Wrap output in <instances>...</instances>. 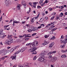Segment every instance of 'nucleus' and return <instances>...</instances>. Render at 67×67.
Instances as JSON below:
<instances>
[{"instance_id": "obj_1", "label": "nucleus", "mask_w": 67, "mask_h": 67, "mask_svg": "<svg viewBox=\"0 0 67 67\" xmlns=\"http://www.w3.org/2000/svg\"><path fill=\"white\" fill-rule=\"evenodd\" d=\"M13 39H9L6 40L5 43V44L7 45H10V44L13 43Z\"/></svg>"}, {"instance_id": "obj_2", "label": "nucleus", "mask_w": 67, "mask_h": 67, "mask_svg": "<svg viewBox=\"0 0 67 67\" xmlns=\"http://www.w3.org/2000/svg\"><path fill=\"white\" fill-rule=\"evenodd\" d=\"M19 47H20V45H19L13 47L10 50V52L11 53H12V52H13L15 50L16 48H18Z\"/></svg>"}, {"instance_id": "obj_3", "label": "nucleus", "mask_w": 67, "mask_h": 67, "mask_svg": "<svg viewBox=\"0 0 67 67\" xmlns=\"http://www.w3.org/2000/svg\"><path fill=\"white\" fill-rule=\"evenodd\" d=\"M37 49V48L36 47H35L33 48H31L28 50V52H32L33 53L34 51H35Z\"/></svg>"}, {"instance_id": "obj_4", "label": "nucleus", "mask_w": 67, "mask_h": 67, "mask_svg": "<svg viewBox=\"0 0 67 67\" xmlns=\"http://www.w3.org/2000/svg\"><path fill=\"white\" fill-rule=\"evenodd\" d=\"M5 3L6 6L7 7H9V4H11V3L10 2V1L9 0H5Z\"/></svg>"}, {"instance_id": "obj_5", "label": "nucleus", "mask_w": 67, "mask_h": 67, "mask_svg": "<svg viewBox=\"0 0 67 67\" xmlns=\"http://www.w3.org/2000/svg\"><path fill=\"white\" fill-rule=\"evenodd\" d=\"M38 61L39 62H43L45 60V59L44 58L41 57L39 58L38 59Z\"/></svg>"}, {"instance_id": "obj_6", "label": "nucleus", "mask_w": 67, "mask_h": 67, "mask_svg": "<svg viewBox=\"0 0 67 67\" xmlns=\"http://www.w3.org/2000/svg\"><path fill=\"white\" fill-rule=\"evenodd\" d=\"M5 49H3L1 50V51H0L1 53H3V54H2V56H5V55H4V54H5Z\"/></svg>"}, {"instance_id": "obj_7", "label": "nucleus", "mask_w": 67, "mask_h": 67, "mask_svg": "<svg viewBox=\"0 0 67 67\" xmlns=\"http://www.w3.org/2000/svg\"><path fill=\"white\" fill-rule=\"evenodd\" d=\"M32 43L34 45V46H37L38 45V42L37 41H35L34 42H33Z\"/></svg>"}, {"instance_id": "obj_8", "label": "nucleus", "mask_w": 67, "mask_h": 67, "mask_svg": "<svg viewBox=\"0 0 67 67\" xmlns=\"http://www.w3.org/2000/svg\"><path fill=\"white\" fill-rule=\"evenodd\" d=\"M44 54H45V52H42L40 54V57H45V55H44Z\"/></svg>"}, {"instance_id": "obj_9", "label": "nucleus", "mask_w": 67, "mask_h": 67, "mask_svg": "<svg viewBox=\"0 0 67 67\" xmlns=\"http://www.w3.org/2000/svg\"><path fill=\"white\" fill-rule=\"evenodd\" d=\"M4 35V33H3V30H2L1 29L0 30V36L1 35Z\"/></svg>"}, {"instance_id": "obj_10", "label": "nucleus", "mask_w": 67, "mask_h": 67, "mask_svg": "<svg viewBox=\"0 0 67 67\" xmlns=\"http://www.w3.org/2000/svg\"><path fill=\"white\" fill-rule=\"evenodd\" d=\"M10 51L9 50H7L5 49V53H4L3 54L4 55H5L8 53H9V52H10Z\"/></svg>"}, {"instance_id": "obj_11", "label": "nucleus", "mask_w": 67, "mask_h": 67, "mask_svg": "<svg viewBox=\"0 0 67 67\" xmlns=\"http://www.w3.org/2000/svg\"><path fill=\"white\" fill-rule=\"evenodd\" d=\"M54 42H52L49 45V46L50 47H52L54 45Z\"/></svg>"}, {"instance_id": "obj_12", "label": "nucleus", "mask_w": 67, "mask_h": 67, "mask_svg": "<svg viewBox=\"0 0 67 67\" xmlns=\"http://www.w3.org/2000/svg\"><path fill=\"white\" fill-rule=\"evenodd\" d=\"M62 26H63L64 27H66L67 26V25L66 23H62Z\"/></svg>"}, {"instance_id": "obj_13", "label": "nucleus", "mask_w": 67, "mask_h": 67, "mask_svg": "<svg viewBox=\"0 0 67 67\" xmlns=\"http://www.w3.org/2000/svg\"><path fill=\"white\" fill-rule=\"evenodd\" d=\"M8 58V56H4L1 59L2 60H4V59H5V58Z\"/></svg>"}, {"instance_id": "obj_14", "label": "nucleus", "mask_w": 67, "mask_h": 67, "mask_svg": "<svg viewBox=\"0 0 67 67\" xmlns=\"http://www.w3.org/2000/svg\"><path fill=\"white\" fill-rule=\"evenodd\" d=\"M30 44V47H35L34 45L33 44V43H31Z\"/></svg>"}, {"instance_id": "obj_15", "label": "nucleus", "mask_w": 67, "mask_h": 67, "mask_svg": "<svg viewBox=\"0 0 67 67\" xmlns=\"http://www.w3.org/2000/svg\"><path fill=\"white\" fill-rule=\"evenodd\" d=\"M61 57L62 58H66L67 57V56H66V55L64 54L62 55Z\"/></svg>"}, {"instance_id": "obj_16", "label": "nucleus", "mask_w": 67, "mask_h": 67, "mask_svg": "<svg viewBox=\"0 0 67 67\" xmlns=\"http://www.w3.org/2000/svg\"><path fill=\"white\" fill-rule=\"evenodd\" d=\"M12 35H8L7 37L8 38H9L10 39H11V38H12Z\"/></svg>"}, {"instance_id": "obj_17", "label": "nucleus", "mask_w": 67, "mask_h": 67, "mask_svg": "<svg viewBox=\"0 0 67 67\" xmlns=\"http://www.w3.org/2000/svg\"><path fill=\"white\" fill-rule=\"evenodd\" d=\"M52 59L54 61H56L57 60V58L56 57H54L52 58Z\"/></svg>"}, {"instance_id": "obj_18", "label": "nucleus", "mask_w": 67, "mask_h": 67, "mask_svg": "<svg viewBox=\"0 0 67 67\" xmlns=\"http://www.w3.org/2000/svg\"><path fill=\"white\" fill-rule=\"evenodd\" d=\"M20 50L21 51V53H22L23 52H24L25 49H24V48L23 47Z\"/></svg>"}, {"instance_id": "obj_19", "label": "nucleus", "mask_w": 67, "mask_h": 67, "mask_svg": "<svg viewBox=\"0 0 67 67\" xmlns=\"http://www.w3.org/2000/svg\"><path fill=\"white\" fill-rule=\"evenodd\" d=\"M21 4L23 5H26V4H25V2H22L21 3Z\"/></svg>"}, {"instance_id": "obj_20", "label": "nucleus", "mask_w": 67, "mask_h": 67, "mask_svg": "<svg viewBox=\"0 0 67 67\" xmlns=\"http://www.w3.org/2000/svg\"><path fill=\"white\" fill-rule=\"evenodd\" d=\"M32 54H37V52H36L35 51H34L32 53Z\"/></svg>"}, {"instance_id": "obj_21", "label": "nucleus", "mask_w": 67, "mask_h": 67, "mask_svg": "<svg viewBox=\"0 0 67 67\" xmlns=\"http://www.w3.org/2000/svg\"><path fill=\"white\" fill-rule=\"evenodd\" d=\"M30 29L31 30H32V29L33 31V30H34L35 29V28H34V27L33 26H32L30 28Z\"/></svg>"}, {"instance_id": "obj_22", "label": "nucleus", "mask_w": 67, "mask_h": 67, "mask_svg": "<svg viewBox=\"0 0 67 67\" xmlns=\"http://www.w3.org/2000/svg\"><path fill=\"white\" fill-rule=\"evenodd\" d=\"M56 23V21H54V22H53V23H51V25H52V26H53V25H54V24H53L54 23Z\"/></svg>"}, {"instance_id": "obj_23", "label": "nucleus", "mask_w": 67, "mask_h": 67, "mask_svg": "<svg viewBox=\"0 0 67 67\" xmlns=\"http://www.w3.org/2000/svg\"><path fill=\"white\" fill-rule=\"evenodd\" d=\"M62 53H66L67 52V49H66L65 51L62 50Z\"/></svg>"}, {"instance_id": "obj_24", "label": "nucleus", "mask_w": 67, "mask_h": 67, "mask_svg": "<svg viewBox=\"0 0 67 67\" xmlns=\"http://www.w3.org/2000/svg\"><path fill=\"white\" fill-rule=\"evenodd\" d=\"M20 52H21V51L20 50L18 51V52H16V54H19V53H20Z\"/></svg>"}, {"instance_id": "obj_25", "label": "nucleus", "mask_w": 67, "mask_h": 67, "mask_svg": "<svg viewBox=\"0 0 67 67\" xmlns=\"http://www.w3.org/2000/svg\"><path fill=\"white\" fill-rule=\"evenodd\" d=\"M57 28H54L53 29H52L51 31H55L56 30H57Z\"/></svg>"}, {"instance_id": "obj_26", "label": "nucleus", "mask_w": 67, "mask_h": 67, "mask_svg": "<svg viewBox=\"0 0 67 67\" xmlns=\"http://www.w3.org/2000/svg\"><path fill=\"white\" fill-rule=\"evenodd\" d=\"M44 37L45 38H47L49 37V35H46L44 36Z\"/></svg>"}, {"instance_id": "obj_27", "label": "nucleus", "mask_w": 67, "mask_h": 67, "mask_svg": "<svg viewBox=\"0 0 67 67\" xmlns=\"http://www.w3.org/2000/svg\"><path fill=\"white\" fill-rule=\"evenodd\" d=\"M35 20V18H33L31 20V22H33Z\"/></svg>"}, {"instance_id": "obj_28", "label": "nucleus", "mask_w": 67, "mask_h": 67, "mask_svg": "<svg viewBox=\"0 0 67 67\" xmlns=\"http://www.w3.org/2000/svg\"><path fill=\"white\" fill-rule=\"evenodd\" d=\"M31 30L32 29H28L27 30V31H28V32H32V31H33V30Z\"/></svg>"}, {"instance_id": "obj_29", "label": "nucleus", "mask_w": 67, "mask_h": 67, "mask_svg": "<svg viewBox=\"0 0 67 67\" xmlns=\"http://www.w3.org/2000/svg\"><path fill=\"white\" fill-rule=\"evenodd\" d=\"M63 16L64 14H63V13H60V17H62V16H63Z\"/></svg>"}, {"instance_id": "obj_30", "label": "nucleus", "mask_w": 67, "mask_h": 67, "mask_svg": "<svg viewBox=\"0 0 67 67\" xmlns=\"http://www.w3.org/2000/svg\"><path fill=\"white\" fill-rule=\"evenodd\" d=\"M52 51L49 52L48 53V55H50L51 54H52Z\"/></svg>"}, {"instance_id": "obj_31", "label": "nucleus", "mask_w": 67, "mask_h": 67, "mask_svg": "<svg viewBox=\"0 0 67 67\" xmlns=\"http://www.w3.org/2000/svg\"><path fill=\"white\" fill-rule=\"evenodd\" d=\"M43 20H44V19L42 18H41L40 19V22H42Z\"/></svg>"}, {"instance_id": "obj_32", "label": "nucleus", "mask_w": 67, "mask_h": 67, "mask_svg": "<svg viewBox=\"0 0 67 67\" xmlns=\"http://www.w3.org/2000/svg\"><path fill=\"white\" fill-rule=\"evenodd\" d=\"M39 16V15H37V16L36 17H34V18L35 19H38V17Z\"/></svg>"}, {"instance_id": "obj_33", "label": "nucleus", "mask_w": 67, "mask_h": 67, "mask_svg": "<svg viewBox=\"0 0 67 67\" xmlns=\"http://www.w3.org/2000/svg\"><path fill=\"white\" fill-rule=\"evenodd\" d=\"M31 12V8H29V11H28V12H27V13L28 14H29V13L30 12Z\"/></svg>"}, {"instance_id": "obj_34", "label": "nucleus", "mask_w": 67, "mask_h": 67, "mask_svg": "<svg viewBox=\"0 0 67 67\" xmlns=\"http://www.w3.org/2000/svg\"><path fill=\"white\" fill-rule=\"evenodd\" d=\"M63 43L66 44L67 43V41L65 40L63 41Z\"/></svg>"}, {"instance_id": "obj_35", "label": "nucleus", "mask_w": 67, "mask_h": 67, "mask_svg": "<svg viewBox=\"0 0 67 67\" xmlns=\"http://www.w3.org/2000/svg\"><path fill=\"white\" fill-rule=\"evenodd\" d=\"M15 21H14V23H15L17 24L18 23H20V21H17L16 20H15Z\"/></svg>"}, {"instance_id": "obj_36", "label": "nucleus", "mask_w": 67, "mask_h": 67, "mask_svg": "<svg viewBox=\"0 0 67 67\" xmlns=\"http://www.w3.org/2000/svg\"><path fill=\"white\" fill-rule=\"evenodd\" d=\"M35 30L34 29V30H33V31H36V30H38V28L37 27H35Z\"/></svg>"}, {"instance_id": "obj_37", "label": "nucleus", "mask_w": 67, "mask_h": 67, "mask_svg": "<svg viewBox=\"0 0 67 67\" xmlns=\"http://www.w3.org/2000/svg\"><path fill=\"white\" fill-rule=\"evenodd\" d=\"M40 26L42 27H43V26H45V25L44 24H41L40 25Z\"/></svg>"}, {"instance_id": "obj_38", "label": "nucleus", "mask_w": 67, "mask_h": 67, "mask_svg": "<svg viewBox=\"0 0 67 67\" xmlns=\"http://www.w3.org/2000/svg\"><path fill=\"white\" fill-rule=\"evenodd\" d=\"M49 11H51L52 10H53V8L51 7L49 8Z\"/></svg>"}, {"instance_id": "obj_39", "label": "nucleus", "mask_w": 67, "mask_h": 67, "mask_svg": "<svg viewBox=\"0 0 67 67\" xmlns=\"http://www.w3.org/2000/svg\"><path fill=\"white\" fill-rule=\"evenodd\" d=\"M15 58H16V57H15V56H13V57L12 60H13V59H15Z\"/></svg>"}, {"instance_id": "obj_40", "label": "nucleus", "mask_w": 67, "mask_h": 67, "mask_svg": "<svg viewBox=\"0 0 67 67\" xmlns=\"http://www.w3.org/2000/svg\"><path fill=\"white\" fill-rule=\"evenodd\" d=\"M54 18H55V16H53L52 17L51 19V20H53V19H54Z\"/></svg>"}, {"instance_id": "obj_41", "label": "nucleus", "mask_w": 67, "mask_h": 67, "mask_svg": "<svg viewBox=\"0 0 67 67\" xmlns=\"http://www.w3.org/2000/svg\"><path fill=\"white\" fill-rule=\"evenodd\" d=\"M36 59V56H35V57H34L33 60H35Z\"/></svg>"}, {"instance_id": "obj_42", "label": "nucleus", "mask_w": 67, "mask_h": 67, "mask_svg": "<svg viewBox=\"0 0 67 67\" xmlns=\"http://www.w3.org/2000/svg\"><path fill=\"white\" fill-rule=\"evenodd\" d=\"M33 4H35V5H36V4H37V3H38V2H33Z\"/></svg>"}, {"instance_id": "obj_43", "label": "nucleus", "mask_w": 67, "mask_h": 67, "mask_svg": "<svg viewBox=\"0 0 67 67\" xmlns=\"http://www.w3.org/2000/svg\"><path fill=\"white\" fill-rule=\"evenodd\" d=\"M59 18V16L57 17L56 18V20H58Z\"/></svg>"}, {"instance_id": "obj_44", "label": "nucleus", "mask_w": 67, "mask_h": 67, "mask_svg": "<svg viewBox=\"0 0 67 67\" xmlns=\"http://www.w3.org/2000/svg\"><path fill=\"white\" fill-rule=\"evenodd\" d=\"M36 35V33H34L32 35V36H34V35Z\"/></svg>"}, {"instance_id": "obj_45", "label": "nucleus", "mask_w": 67, "mask_h": 67, "mask_svg": "<svg viewBox=\"0 0 67 67\" xmlns=\"http://www.w3.org/2000/svg\"><path fill=\"white\" fill-rule=\"evenodd\" d=\"M42 45H46V42H45L44 43H42Z\"/></svg>"}, {"instance_id": "obj_46", "label": "nucleus", "mask_w": 67, "mask_h": 67, "mask_svg": "<svg viewBox=\"0 0 67 67\" xmlns=\"http://www.w3.org/2000/svg\"><path fill=\"white\" fill-rule=\"evenodd\" d=\"M31 43H27L26 44V46H29V45H30L31 44Z\"/></svg>"}, {"instance_id": "obj_47", "label": "nucleus", "mask_w": 67, "mask_h": 67, "mask_svg": "<svg viewBox=\"0 0 67 67\" xmlns=\"http://www.w3.org/2000/svg\"><path fill=\"white\" fill-rule=\"evenodd\" d=\"M40 8H41V6H39L38 5L37 6V8H38V9H39Z\"/></svg>"}, {"instance_id": "obj_48", "label": "nucleus", "mask_w": 67, "mask_h": 67, "mask_svg": "<svg viewBox=\"0 0 67 67\" xmlns=\"http://www.w3.org/2000/svg\"><path fill=\"white\" fill-rule=\"evenodd\" d=\"M29 39H30V38H27L25 39V41H27V40H29Z\"/></svg>"}, {"instance_id": "obj_49", "label": "nucleus", "mask_w": 67, "mask_h": 67, "mask_svg": "<svg viewBox=\"0 0 67 67\" xmlns=\"http://www.w3.org/2000/svg\"><path fill=\"white\" fill-rule=\"evenodd\" d=\"M50 33L51 34H53V31L51 30V31H50Z\"/></svg>"}, {"instance_id": "obj_50", "label": "nucleus", "mask_w": 67, "mask_h": 67, "mask_svg": "<svg viewBox=\"0 0 67 67\" xmlns=\"http://www.w3.org/2000/svg\"><path fill=\"white\" fill-rule=\"evenodd\" d=\"M52 39V40H54V39H55V36H53Z\"/></svg>"}, {"instance_id": "obj_51", "label": "nucleus", "mask_w": 67, "mask_h": 67, "mask_svg": "<svg viewBox=\"0 0 67 67\" xmlns=\"http://www.w3.org/2000/svg\"><path fill=\"white\" fill-rule=\"evenodd\" d=\"M61 48H64V47H64V46L63 45L61 46Z\"/></svg>"}, {"instance_id": "obj_52", "label": "nucleus", "mask_w": 67, "mask_h": 67, "mask_svg": "<svg viewBox=\"0 0 67 67\" xmlns=\"http://www.w3.org/2000/svg\"><path fill=\"white\" fill-rule=\"evenodd\" d=\"M29 4L30 5L31 7L33 6V5L32 4V3L31 2H30L29 3Z\"/></svg>"}, {"instance_id": "obj_53", "label": "nucleus", "mask_w": 67, "mask_h": 67, "mask_svg": "<svg viewBox=\"0 0 67 67\" xmlns=\"http://www.w3.org/2000/svg\"><path fill=\"white\" fill-rule=\"evenodd\" d=\"M24 18L25 20H26V19H27V17L26 16H24Z\"/></svg>"}, {"instance_id": "obj_54", "label": "nucleus", "mask_w": 67, "mask_h": 67, "mask_svg": "<svg viewBox=\"0 0 67 67\" xmlns=\"http://www.w3.org/2000/svg\"><path fill=\"white\" fill-rule=\"evenodd\" d=\"M33 7L35 8H36V5L35 4H33Z\"/></svg>"}, {"instance_id": "obj_55", "label": "nucleus", "mask_w": 67, "mask_h": 67, "mask_svg": "<svg viewBox=\"0 0 67 67\" xmlns=\"http://www.w3.org/2000/svg\"><path fill=\"white\" fill-rule=\"evenodd\" d=\"M66 43H63V45L64 46V47H65V46H66Z\"/></svg>"}, {"instance_id": "obj_56", "label": "nucleus", "mask_w": 67, "mask_h": 67, "mask_svg": "<svg viewBox=\"0 0 67 67\" xmlns=\"http://www.w3.org/2000/svg\"><path fill=\"white\" fill-rule=\"evenodd\" d=\"M56 53V51H54L53 52H52V53L53 54V53Z\"/></svg>"}, {"instance_id": "obj_57", "label": "nucleus", "mask_w": 67, "mask_h": 67, "mask_svg": "<svg viewBox=\"0 0 67 67\" xmlns=\"http://www.w3.org/2000/svg\"><path fill=\"white\" fill-rule=\"evenodd\" d=\"M45 4V2H44V3H43L42 5L41 6H43V5H44Z\"/></svg>"}, {"instance_id": "obj_58", "label": "nucleus", "mask_w": 67, "mask_h": 67, "mask_svg": "<svg viewBox=\"0 0 67 67\" xmlns=\"http://www.w3.org/2000/svg\"><path fill=\"white\" fill-rule=\"evenodd\" d=\"M61 38H62V39L64 38V36L63 35H62L61 36Z\"/></svg>"}, {"instance_id": "obj_59", "label": "nucleus", "mask_w": 67, "mask_h": 67, "mask_svg": "<svg viewBox=\"0 0 67 67\" xmlns=\"http://www.w3.org/2000/svg\"><path fill=\"white\" fill-rule=\"evenodd\" d=\"M15 25V23H14V21L13 22V26H14Z\"/></svg>"}, {"instance_id": "obj_60", "label": "nucleus", "mask_w": 67, "mask_h": 67, "mask_svg": "<svg viewBox=\"0 0 67 67\" xmlns=\"http://www.w3.org/2000/svg\"><path fill=\"white\" fill-rule=\"evenodd\" d=\"M52 57V55H50L49 56V58H51Z\"/></svg>"}, {"instance_id": "obj_61", "label": "nucleus", "mask_w": 67, "mask_h": 67, "mask_svg": "<svg viewBox=\"0 0 67 67\" xmlns=\"http://www.w3.org/2000/svg\"><path fill=\"white\" fill-rule=\"evenodd\" d=\"M61 43H64V41H63V40H61Z\"/></svg>"}, {"instance_id": "obj_62", "label": "nucleus", "mask_w": 67, "mask_h": 67, "mask_svg": "<svg viewBox=\"0 0 67 67\" xmlns=\"http://www.w3.org/2000/svg\"><path fill=\"white\" fill-rule=\"evenodd\" d=\"M43 1H44V0H41L40 1L41 3L42 4V3H43Z\"/></svg>"}, {"instance_id": "obj_63", "label": "nucleus", "mask_w": 67, "mask_h": 67, "mask_svg": "<svg viewBox=\"0 0 67 67\" xmlns=\"http://www.w3.org/2000/svg\"><path fill=\"white\" fill-rule=\"evenodd\" d=\"M61 9H63L64 8V6L63 5L61 6Z\"/></svg>"}, {"instance_id": "obj_64", "label": "nucleus", "mask_w": 67, "mask_h": 67, "mask_svg": "<svg viewBox=\"0 0 67 67\" xmlns=\"http://www.w3.org/2000/svg\"><path fill=\"white\" fill-rule=\"evenodd\" d=\"M18 66L19 67H23V66L21 65H19Z\"/></svg>"}]
</instances>
